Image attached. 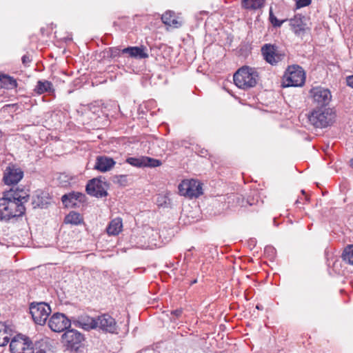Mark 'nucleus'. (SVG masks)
<instances>
[{"mask_svg":"<svg viewBox=\"0 0 353 353\" xmlns=\"http://www.w3.org/2000/svg\"><path fill=\"white\" fill-rule=\"evenodd\" d=\"M256 307L258 310H262L263 309V306L261 305H256Z\"/></svg>","mask_w":353,"mask_h":353,"instance_id":"obj_41","label":"nucleus"},{"mask_svg":"<svg viewBox=\"0 0 353 353\" xmlns=\"http://www.w3.org/2000/svg\"><path fill=\"white\" fill-rule=\"evenodd\" d=\"M10 351L11 353H34L30 339L21 334H17L11 339Z\"/></svg>","mask_w":353,"mask_h":353,"instance_id":"obj_6","label":"nucleus"},{"mask_svg":"<svg viewBox=\"0 0 353 353\" xmlns=\"http://www.w3.org/2000/svg\"><path fill=\"white\" fill-rule=\"evenodd\" d=\"M84 339V336L74 329L67 330L62 335L63 343L71 352H77L83 346Z\"/></svg>","mask_w":353,"mask_h":353,"instance_id":"obj_7","label":"nucleus"},{"mask_svg":"<svg viewBox=\"0 0 353 353\" xmlns=\"http://www.w3.org/2000/svg\"><path fill=\"white\" fill-rule=\"evenodd\" d=\"M182 313H183L182 308H179V309L174 310L171 311V314L174 316L176 318L180 317L181 316Z\"/></svg>","mask_w":353,"mask_h":353,"instance_id":"obj_36","label":"nucleus"},{"mask_svg":"<svg viewBox=\"0 0 353 353\" xmlns=\"http://www.w3.org/2000/svg\"><path fill=\"white\" fill-rule=\"evenodd\" d=\"M121 53L135 59H143L149 57L148 49L145 46H128L121 50Z\"/></svg>","mask_w":353,"mask_h":353,"instance_id":"obj_16","label":"nucleus"},{"mask_svg":"<svg viewBox=\"0 0 353 353\" xmlns=\"http://www.w3.org/2000/svg\"><path fill=\"white\" fill-rule=\"evenodd\" d=\"M301 192H302V194H305V190H301Z\"/></svg>","mask_w":353,"mask_h":353,"instance_id":"obj_45","label":"nucleus"},{"mask_svg":"<svg viewBox=\"0 0 353 353\" xmlns=\"http://www.w3.org/2000/svg\"><path fill=\"white\" fill-rule=\"evenodd\" d=\"M143 158L144 156H141L140 157H128L126 159V162L131 165H133L134 167L137 168H143L144 166V162H143Z\"/></svg>","mask_w":353,"mask_h":353,"instance_id":"obj_29","label":"nucleus"},{"mask_svg":"<svg viewBox=\"0 0 353 353\" xmlns=\"http://www.w3.org/2000/svg\"><path fill=\"white\" fill-rule=\"evenodd\" d=\"M305 17L301 14H296L290 19V26L293 32L298 37H302L308 29L305 23Z\"/></svg>","mask_w":353,"mask_h":353,"instance_id":"obj_17","label":"nucleus"},{"mask_svg":"<svg viewBox=\"0 0 353 353\" xmlns=\"http://www.w3.org/2000/svg\"><path fill=\"white\" fill-rule=\"evenodd\" d=\"M29 310L34 323L41 325L46 323L51 313L50 306L45 302H32Z\"/></svg>","mask_w":353,"mask_h":353,"instance_id":"obj_5","label":"nucleus"},{"mask_svg":"<svg viewBox=\"0 0 353 353\" xmlns=\"http://www.w3.org/2000/svg\"><path fill=\"white\" fill-rule=\"evenodd\" d=\"M310 95L317 108H326L332 99L330 91L322 87H316L310 90Z\"/></svg>","mask_w":353,"mask_h":353,"instance_id":"obj_12","label":"nucleus"},{"mask_svg":"<svg viewBox=\"0 0 353 353\" xmlns=\"http://www.w3.org/2000/svg\"><path fill=\"white\" fill-rule=\"evenodd\" d=\"M104 179V178L102 179V177H99L89 180L85 187L86 192L89 195L97 198L106 196L109 184Z\"/></svg>","mask_w":353,"mask_h":353,"instance_id":"obj_9","label":"nucleus"},{"mask_svg":"<svg viewBox=\"0 0 353 353\" xmlns=\"http://www.w3.org/2000/svg\"><path fill=\"white\" fill-rule=\"evenodd\" d=\"M50 199L49 193L41 190H37L32 196L31 204L32 208H46L50 204Z\"/></svg>","mask_w":353,"mask_h":353,"instance_id":"obj_15","label":"nucleus"},{"mask_svg":"<svg viewBox=\"0 0 353 353\" xmlns=\"http://www.w3.org/2000/svg\"><path fill=\"white\" fill-rule=\"evenodd\" d=\"M3 78L1 88L12 90L17 88L18 84L17 80L8 74H5L1 77Z\"/></svg>","mask_w":353,"mask_h":353,"instance_id":"obj_26","label":"nucleus"},{"mask_svg":"<svg viewBox=\"0 0 353 353\" xmlns=\"http://www.w3.org/2000/svg\"><path fill=\"white\" fill-rule=\"evenodd\" d=\"M194 249V248L192 246L188 250V252H191L192 250H193Z\"/></svg>","mask_w":353,"mask_h":353,"instance_id":"obj_43","label":"nucleus"},{"mask_svg":"<svg viewBox=\"0 0 353 353\" xmlns=\"http://www.w3.org/2000/svg\"><path fill=\"white\" fill-rule=\"evenodd\" d=\"M347 85L353 88V75L348 76L346 78Z\"/></svg>","mask_w":353,"mask_h":353,"instance_id":"obj_38","label":"nucleus"},{"mask_svg":"<svg viewBox=\"0 0 353 353\" xmlns=\"http://www.w3.org/2000/svg\"><path fill=\"white\" fill-rule=\"evenodd\" d=\"M350 165L353 168V158L350 160Z\"/></svg>","mask_w":353,"mask_h":353,"instance_id":"obj_42","label":"nucleus"},{"mask_svg":"<svg viewBox=\"0 0 353 353\" xmlns=\"http://www.w3.org/2000/svg\"><path fill=\"white\" fill-rule=\"evenodd\" d=\"M157 203L159 206L168 207L170 205V199L165 196H160L157 198Z\"/></svg>","mask_w":353,"mask_h":353,"instance_id":"obj_33","label":"nucleus"},{"mask_svg":"<svg viewBox=\"0 0 353 353\" xmlns=\"http://www.w3.org/2000/svg\"><path fill=\"white\" fill-rule=\"evenodd\" d=\"M85 195L81 192H72L65 194L61 197V201L66 208H75L77 206V202L83 201Z\"/></svg>","mask_w":353,"mask_h":353,"instance_id":"obj_19","label":"nucleus"},{"mask_svg":"<svg viewBox=\"0 0 353 353\" xmlns=\"http://www.w3.org/2000/svg\"><path fill=\"white\" fill-rule=\"evenodd\" d=\"M144 166L150 168H156L161 165L162 163L160 160L153 159L149 157H144L143 158Z\"/></svg>","mask_w":353,"mask_h":353,"instance_id":"obj_30","label":"nucleus"},{"mask_svg":"<svg viewBox=\"0 0 353 353\" xmlns=\"http://www.w3.org/2000/svg\"><path fill=\"white\" fill-rule=\"evenodd\" d=\"M36 353H46V352L42 349H40L39 350L37 351Z\"/></svg>","mask_w":353,"mask_h":353,"instance_id":"obj_40","label":"nucleus"},{"mask_svg":"<svg viewBox=\"0 0 353 353\" xmlns=\"http://www.w3.org/2000/svg\"><path fill=\"white\" fill-rule=\"evenodd\" d=\"M233 79L238 88L248 90L256 86L259 80V74L256 68L245 65L234 73Z\"/></svg>","mask_w":353,"mask_h":353,"instance_id":"obj_2","label":"nucleus"},{"mask_svg":"<svg viewBox=\"0 0 353 353\" xmlns=\"http://www.w3.org/2000/svg\"><path fill=\"white\" fill-rule=\"evenodd\" d=\"M24 172L17 164L10 163L3 171V181L7 185L17 184L23 177Z\"/></svg>","mask_w":353,"mask_h":353,"instance_id":"obj_10","label":"nucleus"},{"mask_svg":"<svg viewBox=\"0 0 353 353\" xmlns=\"http://www.w3.org/2000/svg\"><path fill=\"white\" fill-rule=\"evenodd\" d=\"M343 260L353 265V245H348L345 248L342 254Z\"/></svg>","mask_w":353,"mask_h":353,"instance_id":"obj_28","label":"nucleus"},{"mask_svg":"<svg viewBox=\"0 0 353 353\" xmlns=\"http://www.w3.org/2000/svg\"><path fill=\"white\" fill-rule=\"evenodd\" d=\"M54 88L52 83L47 80H39L37 81L35 88H34V92L41 95L45 92L49 93V94H54Z\"/></svg>","mask_w":353,"mask_h":353,"instance_id":"obj_21","label":"nucleus"},{"mask_svg":"<svg viewBox=\"0 0 353 353\" xmlns=\"http://www.w3.org/2000/svg\"><path fill=\"white\" fill-rule=\"evenodd\" d=\"M161 20L163 23L170 26L178 27L181 24L177 21L174 13L172 11H167L162 14Z\"/></svg>","mask_w":353,"mask_h":353,"instance_id":"obj_24","label":"nucleus"},{"mask_svg":"<svg viewBox=\"0 0 353 353\" xmlns=\"http://www.w3.org/2000/svg\"><path fill=\"white\" fill-rule=\"evenodd\" d=\"M312 0H296V8H301L309 6L311 3Z\"/></svg>","mask_w":353,"mask_h":353,"instance_id":"obj_34","label":"nucleus"},{"mask_svg":"<svg viewBox=\"0 0 353 353\" xmlns=\"http://www.w3.org/2000/svg\"><path fill=\"white\" fill-rule=\"evenodd\" d=\"M269 20L270 23H272V26L274 28H279L281 26V25L287 21V19L283 20H279L277 18L274 16L272 8L270 7V11H269Z\"/></svg>","mask_w":353,"mask_h":353,"instance_id":"obj_31","label":"nucleus"},{"mask_svg":"<svg viewBox=\"0 0 353 353\" xmlns=\"http://www.w3.org/2000/svg\"><path fill=\"white\" fill-rule=\"evenodd\" d=\"M12 330L5 323L0 322V346L6 345L12 334Z\"/></svg>","mask_w":353,"mask_h":353,"instance_id":"obj_22","label":"nucleus"},{"mask_svg":"<svg viewBox=\"0 0 353 353\" xmlns=\"http://www.w3.org/2000/svg\"><path fill=\"white\" fill-rule=\"evenodd\" d=\"M197 282L196 279H194V281H192L191 282V284H194V283H196Z\"/></svg>","mask_w":353,"mask_h":353,"instance_id":"obj_44","label":"nucleus"},{"mask_svg":"<svg viewBox=\"0 0 353 353\" xmlns=\"http://www.w3.org/2000/svg\"><path fill=\"white\" fill-rule=\"evenodd\" d=\"M284 77L286 87H301L305 81V73L298 65L288 66Z\"/></svg>","mask_w":353,"mask_h":353,"instance_id":"obj_4","label":"nucleus"},{"mask_svg":"<svg viewBox=\"0 0 353 353\" xmlns=\"http://www.w3.org/2000/svg\"><path fill=\"white\" fill-rule=\"evenodd\" d=\"M185 257H188V256H189V254L188 253H185Z\"/></svg>","mask_w":353,"mask_h":353,"instance_id":"obj_46","label":"nucleus"},{"mask_svg":"<svg viewBox=\"0 0 353 353\" xmlns=\"http://www.w3.org/2000/svg\"><path fill=\"white\" fill-rule=\"evenodd\" d=\"M21 61L23 64L26 66L31 62V59L30 58L29 55L24 54L21 58Z\"/></svg>","mask_w":353,"mask_h":353,"instance_id":"obj_37","label":"nucleus"},{"mask_svg":"<svg viewBox=\"0 0 353 353\" xmlns=\"http://www.w3.org/2000/svg\"><path fill=\"white\" fill-rule=\"evenodd\" d=\"M261 53L265 61L272 65H276L284 58V54L277 52V47L270 43L261 48Z\"/></svg>","mask_w":353,"mask_h":353,"instance_id":"obj_14","label":"nucleus"},{"mask_svg":"<svg viewBox=\"0 0 353 353\" xmlns=\"http://www.w3.org/2000/svg\"><path fill=\"white\" fill-rule=\"evenodd\" d=\"M122 227V219L121 218H116L110 222L106 231L110 235H117L121 231Z\"/></svg>","mask_w":353,"mask_h":353,"instance_id":"obj_23","label":"nucleus"},{"mask_svg":"<svg viewBox=\"0 0 353 353\" xmlns=\"http://www.w3.org/2000/svg\"><path fill=\"white\" fill-rule=\"evenodd\" d=\"M265 0H241V6L248 10H257L264 6Z\"/></svg>","mask_w":353,"mask_h":353,"instance_id":"obj_25","label":"nucleus"},{"mask_svg":"<svg viewBox=\"0 0 353 353\" xmlns=\"http://www.w3.org/2000/svg\"><path fill=\"white\" fill-rule=\"evenodd\" d=\"M97 328L105 333L118 334L119 326L115 319L108 314L97 317Z\"/></svg>","mask_w":353,"mask_h":353,"instance_id":"obj_13","label":"nucleus"},{"mask_svg":"<svg viewBox=\"0 0 353 353\" xmlns=\"http://www.w3.org/2000/svg\"><path fill=\"white\" fill-rule=\"evenodd\" d=\"M121 50L119 47L109 48L104 53L106 57L109 58H115L119 57L121 53Z\"/></svg>","mask_w":353,"mask_h":353,"instance_id":"obj_32","label":"nucleus"},{"mask_svg":"<svg viewBox=\"0 0 353 353\" xmlns=\"http://www.w3.org/2000/svg\"><path fill=\"white\" fill-rule=\"evenodd\" d=\"M72 320L69 319L64 314L54 313L48 321V326L55 332H61L69 330Z\"/></svg>","mask_w":353,"mask_h":353,"instance_id":"obj_11","label":"nucleus"},{"mask_svg":"<svg viewBox=\"0 0 353 353\" xmlns=\"http://www.w3.org/2000/svg\"><path fill=\"white\" fill-rule=\"evenodd\" d=\"M3 74H0V88H1L3 78L1 77Z\"/></svg>","mask_w":353,"mask_h":353,"instance_id":"obj_39","label":"nucleus"},{"mask_svg":"<svg viewBox=\"0 0 353 353\" xmlns=\"http://www.w3.org/2000/svg\"><path fill=\"white\" fill-rule=\"evenodd\" d=\"M116 178L117 179V182L122 185V186H125L128 183V180H127V175H119V176H117Z\"/></svg>","mask_w":353,"mask_h":353,"instance_id":"obj_35","label":"nucleus"},{"mask_svg":"<svg viewBox=\"0 0 353 353\" xmlns=\"http://www.w3.org/2000/svg\"><path fill=\"white\" fill-rule=\"evenodd\" d=\"M335 113L331 108H316L308 116L310 123L315 128H323L332 124Z\"/></svg>","mask_w":353,"mask_h":353,"instance_id":"obj_3","label":"nucleus"},{"mask_svg":"<svg viewBox=\"0 0 353 353\" xmlns=\"http://www.w3.org/2000/svg\"><path fill=\"white\" fill-rule=\"evenodd\" d=\"M83 221L81 214L76 212H70L65 217V222L77 225Z\"/></svg>","mask_w":353,"mask_h":353,"instance_id":"obj_27","label":"nucleus"},{"mask_svg":"<svg viewBox=\"0 0 353 353\" xmlns=\"http://www.w3.org/2000/svg\"><path fill=\"white\" fill-rule=\"evenodd\" d=\"M179 193L188 198L199 197L203 194L201 183L194 179L183 180L178 186Z\"/></svg>","mask_w":353,"mask_h":353,"instance_id":"obj_8","label":"nucleus"},{"mask_svg":"<svg viewBox=\"0 0 353 353\" xmlns=\"http://www.w3.org/2000/svg\"><path fill=\"white\" fill-rule=\"evenodd\" d=\"M115 163V161L111 157L98 156L96 159L94 169L102 172H105L111 170Z\"/></svg>","mask_w":353,"mask_h":353,"instance_id":"obj_20","label":"nucleus"},{"mask_svg":"<svg viewBox=\"0 0 353 353\" xmlns=\"http://www.w3.org/2000/svg\"><path fill=\"white\" fill-rule=\"evenodd\" d=\"M30 198L23 188H10L4 191L0 198V221L6 223L23 216L26 213L25 203Z\"/></svg>","mask_w":353,"mask_h":353,"instance_id":"obj_1","label":"nucleus"},{"mask_svg":"<svg viewBox=\"0 0 353 353\" xmlns=\"http://www.w3.org/2000/svg\"><path fill=\"white\" fill-rule=\"evenodd\" d=\"M72 323L74 326L87 331L97 328V318L88 315H81L77 319H73Z\"/></svg>","mask_w":353,"mask_h":353,"instance_id":"obj_18","label":"nucleus"}]
</instances>
